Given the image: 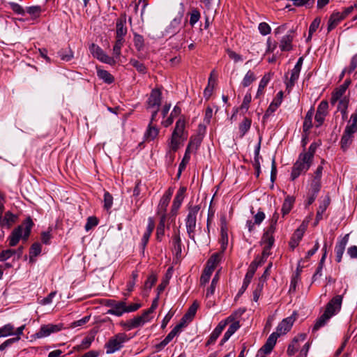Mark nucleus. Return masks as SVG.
I'll use <instances>...</instances> for the list:
<instances>
[{"mask_svg": "<svg viewBox=\"0 0 357 357\" xmlns=\"http://www.w3.org/2000/svg\"><path fill=\"white\" fill-rule=\"evenodd\" d=\"M33 223L31 218H27L23 224L15 228L8 237L9 245L15 246L21 238L26 241L30 233Z\"/></svg>", "mask_w": 357, "mask_h": 357, "instance_id": "f257e3e1", "label": "nucleus"}, {"mask_svg": "<svg viewBox=\"0 0 357 357\" xmlns=\"http://www.w3.org/2000/svg\"><path fill=\"white\" fill-rule=\"evenodd\" d=\"M313 159V154L312 153H301L298 159L294 163L291 174V178L292 181L298 178L301 174L305 173L310 168Z\"/></svg>", "mask_w": 357, "mask_h": 357, "instance_id": "f03ea898", "label": "nucleus"}, {"mask_svg": "<svg viewBox=\"0 0 357 357\" xmlns=\"http://www.w3.org/2000/svg\"><path fill=\"white\" fill-rule=\"evenodd\" d=\"M130 338L125 333H119L109 339L108 342L105 344L107 354H112L118 351H120L126 342Z\"/></svg>", "mask_w": 357, "mask_h": 357, "instance_id": "7ed1b4c3", "label": "nucleus"}, {"mask_svg": "<svg viewBox=\"0 0 357 357\" xmlns=\"http://www.w3.org/2000/svg\"><path fill=\"white\" fill-rule=\"evenodd\" d=\"M200 207L198 205L190 206L185 218V227L188 237L195 242V229L197 225V216Z\"/></svg>", "mask_w": 357, "mask_h": 357, "instance_id": "20e7f679", "label": "nucleus"}, {"mask_svg": "<svg viewBox=\"0 0 357 357\" xmlns=\"http://www.w3.org/2000/svg\"><path fill=\"white\" fill-rule=\"evenodd\" d=\"M89 50L92 55L100 61L111 66L116 63V60L107 55L98 45L92 43L89 47Z\"/></svg>", "mask_w": 357, "mask_h": 357, "instance_id": "39448f33", "label": "nucleus"}, {"mask_svg": "<svg viewBox=\"0 0 357 357\" xmlns=\"http://www.w3.org/2000/svg\"><path fill=\"white\" fill-rule=\"evenodd\" d=\"M343 297L341 295L334 296L326 305L324 313L329 317H332L337 314L342 307Z\"/></svg>", "mask_w": 357, "mask_h": 357, "instance_id": "423d86ee", "label": "nucleus"}, {"mask_svg": "<svg viewBox=\"0 0 357 357\" xmlns=\"http://www.w3.org/2000/svg\"><path fill=\"white\" fill-rule=\"evenodd\" d=\"M24 328L25 325H22L15 330L13 325L11 324H6L0 328V337H7L9 335L20 337L23 334Z\"/></svg>", "mask_w": 357, "mask_h": 357, "instance_id": "0eeeda50", "label": "nucleus"}, {"mask_svg": "<svg viewBox=\"0 0 357 357\" xmlns=\"http://www.w3.org/2000/svg\"><path fill=\"white\" fill-rule=\"evenodd\" d=\"M295 37V31L290 29L287 33L281 38L280 41V49L282 52H289L292 50V41Z\"/></svg>", "mask_w": 357, "mask_h": 357, "instance_id": "6e6552de", "label": "nucleus"}, {"mask_svg": "<svg viewBox=\"0 0 357 357\" xmlns=\"http://www.w3.org/2000/svg\"><path fill=\"white\" fill-rule=\"evenodd\" d=\"M323 169V166L321 165H319L314 174L312 176V178L310 183V191H312L314 193H318L319 192L321 189V179Z\"/></svg>", "mask_w": 357, "mask_h": 357, "instance_id": "1a4fd4ad", "label": "nucleus"}, {"mask_svg": "<svg viewBox=\"0 0 357 357\" xmlns=\"http://www.w3.org/2000/svg\"><path fill=\"white\" fill-rule=\"evenodd\" d=\"M234 319V317L233 315L229 316L227 317V319L225 321H220L218 325L215 328V329L211 333L210 337L207 342L208 344H213L216 340L218 338L222 331L224 330L225 327L229 321H232Z\"/></svg>", "mask_w": 357, "mask_h": 357, "instance_id": "9d476101", "label": "nucleus"}, {"mask_svg": "<svg viewBox=\"0 0 357 357\" xmlns=\"http://www.w3.org/2000/svg\"><path fill=\"white\" fill-rule=\"evenodd\" d=\"M62 326L59 324H47L40 327V330L36 333L38 338H43L49 336L50 334L61 331Z\"/></svg>", "mask_w": 357, "mask_h": 357, "instance_id": "9b49d317", "label": "nucleus"}, {"mask_svg": "<svg viewBox=\"0 0 357 357\" xmlns=\"http://www.w3.org/2000/svg\"><path fill=\"white\" fill-rule=\"evenodd\" d=\"M296 320V318L293 316H290L284 319L277 326L276 331L274 333L278 335L280 337L282 335L286 334L289 331Z\"/></svg>", "mask_w": 357, "mask_h": 357, "instance_id": "f8f14e48", "label": "nucleus"}, {"mask_svg": "<svg viewBox=\"0 0 357 357\" xmlns=\"http://www.w3.org/2000/svg\"><path fill=\"white\" fill-rule=\"evenodd\" d=\"M278 335L276 333H271L269 337H268L266 343L264 344V346L259 350L258 355H260L261 354H264V356L261 357H265L266 355L270 354L271 351L273 350V347H275L277 339L278 338Z\"/></svg>", "mask_w": 357, "mask_h": 357, "instance_id": "ddd939ff", "label": "nucleus"}, {"mask_svg": "<svg viewBox=\"0 0 357 357\" xmlns=\"http://www.w3.org/2000/svg\"><path fill=\"white\" fill-rule=\"evenodd\" d=\"M261 262L257 263L256 261H254L250 264L249 268L248 270V272L244 278L243 285L239 291V293L244 292L245 291V289L248 288L249 284L250 283V282L255 275V273L257 268V266H259V264Z\"/></svg>", "mask_w": 357, "mask_h": 357, "instance_id": "4468645a", "label": "nucleus"}, {"mask_svg": "<svg viewBox=\"0 0 357 357\" xmlns=\"http://www.w3.org/2000/svg\"><path fill=\"white\" fill-rule=\"evenodd\" d=\"M185 192V188H181L178 190V192L174 199L173 204L172 206L170 214L172 217H175L176 215L177 211H178V208H180L181 203L183 201Z\"/></svg>", "mask_w": 357, "mask_h": 357, "instance_id": "2eb2a0df", "label": "nucleus"}, {"mask_svg": "<svg viewBox=\"0 0 357 357\" xmlns=\"http://www.w3.org/2000/svg\"><path fill=\"white\" fill-rule=\"evenodd\" d=\"M162 93L159 89H153L148 99L149 108L158 109L161 104Z\"/></svg>", "mask_w": 357, "mask_h": 357, "instance_id": "dca6fc26", "label": "nucleus"}, {"mask_svg": "<svg viewBox=\"0 0 357 357\" xmlns=\"http://www.w3.org/2000/svg\"><path fill=\"white\" fill-rule=\"evenodd\" d=\"M261 242L264 245L262 252V260H266L271 254V249L274 243V237L273 236L264 234Z\"/></svg>", "mask_w": 357, "mask_h": 357, "instance_id": "f3484780", "label": "nucleus"}, {"mask_svg": "<svg viewBox=\"0 0 357 357\" xmlns=\"http://www.w3.org/2000/svg\"><path fill=\"white\" fill-rule=\"evenodd\" d=\"M349 241V234H346L344 237H342L340 241H337L335 248V252L336 255V261L337 262H340L342 258V255L344 254L346 245H347Z\"/></svg>", "mask_w": 357, "mask_h": 357, "instance_id": "a211bd4d", "label": "nucleus"}, {"mask_svg": "<svg viewBox=\"0 0 357 357\" xmlns=\"http://www.w3.org/2000/svg\"><path fill=\"white\" fill-rule=\"evenodd\" d=\"M199 144H200L199 139L196 141V142L195 141H192V140L190 142V143L186 149L183 158L179 165V169H178L179 174L181 172L182 169L185 168L186 164L189 162V160L190 159V149L193 146H195V148L197 149L198 147V146L199 145Z\"/></svg>", "mask_w": 357, "mask_h": 357, "instance_id": "6ab92c4d", "label": "nucleus"}, {"mask_svg": "<svg viewBox=\"0 0 357 357\" xmlns=\"http://www.w3.org/2000/svg\"><path fill=\"white\" fill-rule=\"evenodd\" d=\"M126 312V301H117L113 308L109 309L106 314L121 317Z\"/></svg>", "mask_w": 357, "mask_h": 357, "instance_id": "aec40b11", "label": "nucleus"}, {"mask_svg": "<svg viewBox=\"0 0 357 357\" xmlns=\"http://www.w3.org/2000/svg\"><path fill=\"white\" fill-rule=\"evenodd\" d=\"M126 18L121 17L119 18L116 21V38L125 39L124 37L127 33V28L126 26Z\"/></svg>", "mask_w": 357, "mask_h": 357, "instance_id": "412c9836", "label": "nucleus"}, {"mask_svg": "<svg viewBox=\"0 0 357 357\" xmlns=\"http://www.w3.org/2000/svg\"><path fill=\"white\" fill-rule=\"evenodd\" d=\"M227 223L225 218L221 219V248L222 252H224L227 248L228 243V233H227Z\"/></svg>", "mask_w": 357, "mask_h": 357, "instance_id": "4be33fe9", "label": "nucleus"}, {"mask_svg": "<svg viewBox=\"0 0 357 357\" xmlns=\"http://www.w3.org/2000/svg\"><path fill=\"white\" fill-rule=\"evenodd\" d=\"M342 20L344 17L340 12H334L328 20V31H332Z\"/></svg>", "mask_w": 357, "mask_h": 357, "instance_id": "5701e85b", "label": "nucleus"}, {"mask_svg": "<svg viewBox=\"0 0 357 357\" xmlns=\"http://www.w3.org/2000/svg\"><path fill=\"white\" fill-rule=\"evenodd\" d=\"M159 130L154 125L149 123L147 129L144 133V139L146 142L154 140L158 135Z\"/></svg>", "mask_w": 357, "mask_h": 357, "instance_id": "b1692460", "label": "nucleus"}, {"mask_svg": "<svg viewBox=\"0 0 357 357\" xmlns=\"http://www.w3.org/2000/svg\"><path fill=\"white\" fill-rule=\"evenodd\" d=\"M345 87L344 86H339L334 90L331 98V103L332 105H335L339 99L345 96L344 94L347 91Z\"/></svg>", "mask_w": 357, "mask_h": 357, "instance_id": "393cba45", "label": "nucleus"}, {"mask_svg": "<svg viewBox=\"0 0 357 357\" xmlns=\"http://www.w3.org/2000/svg\"><path fill=\"white\" fill-rule=\"evenodd\" d=\"M314 116V109L311 108L308 112H307L304 122H303V132L307 133L312 127V117Z\"/></svg>", "mask_w": 357, "mask_h": 357, "instance_id": "a878e982", "label": "nucleus"}, {"mask_svg": "<svg viewBox=\"0 0 357 357\" xmlns=\"http://www.w3.org/2000/svg\"><path fill=\"white\" fill-rule=\"evenodd\" d=\"M301 70L294 68L291 73V77L289 80L286 82L287 89L289 91L292 89L295 83L299 77Z\"/></svg>", "mask_w": 357, "mask_h": 357, "instance_id": "bb28decb", "label": "nucleus"}, {"mask_svg": "<svg viewBox=\"0 0 357 357\" xmlns=\"http://www.w3.org/2000/svg\"><path fill=\"white\" fill-rule=\"evenodd\" d=\"M125 43V39L121 38H116L115 40V43L113 47L112 50V54H113V58L119 59L121 54V48L123 47V45Z\"/></svg>", "mask_w": 357, "mask_h": 357, "instance_id": "cd10ccee", "label": "nucleus"}, {"mask_svg": "<svg viewBox=\"0 0 357 357\" xmlns=\"http://www.w3.org/2000/svg\"><path fill=\"white\" fill-rule=\"evenodd\" d=\"M172 244H173V249H174V251L175 252L176 255L177 256L180 255L182 252V248H181L182 244H181V239L180 237L178 230L176 233H175V234L173 236Z\"/></svg>", "mask_w": 357, "mask_h": 357, "instance_id": "c85d7f7f", "label": "nucleus"}, {"mask_svg": "<svg viewBox=\"0 0 357 357\" xmlns=\"http://www.w3.org/2000/svg\"><path fill=\"white\" fill-rule=\"evenodd\" d=\"M330 319L331 317L324 312V314L316 320L312 328V333L317 331L321 327L324 326Z\"/></svg>", "mask_w": 357, "mask_h": 357, "instance_id": "c756f323", "label": "nucleus"}, {"mask_svg": "<svg viewBox=\"0 0 357 357\" xmlns=\"http://www.w3.org/2000/svg\"><path fill=\"white\" fill-rule=\"evenodd\" d=\"M294 201H295L294 198L291 196H287L285 198L284 203L282 204V213L283 216L286 215L287 214H288L290 212V211L291 210V208L293 207Z\"/></svg>", "mask_w": 357, "mask_h": 357, "instance_id": "7c9ffc66", "label": "nucleus"}, {"mask_svg": "<svg viewBox=\"0 0 357 357\" xmlns=\"http://www.w3.org/2000/svg\"><path fill=\"white\" fill-rule=\"evenodd\" d=\"M257 79V76L255 73L251 70H249L245 76L243 77L241 84L243 87H248L254 81H255Z\"/></svg>", "mask_w": 357, "mask_h": 357, "instance_id": "2f4dec72", "label": "nucleus"}, {"mask_svg": "<svg viewBox=\"0 0 357 357\" xmlns=\"http://www.w3.org/2000/svg\"><path fill=\"white\" fill-rule=\"evenodd\" d=\"M94 340V336L93 335H89L85 337L81 343L77 346H75L74 348L77 351L84 350L90 347L91 345V343Z\"/></svg>", "mask_w": 357, "mask_h": 357, "instance_id": "473e14b6", "label": "nucleus"}, {"mask_svg": "<svg viewBox=\"0 0 357 357\" xmlns=\"http://www.w3.org/2000/svg\"><path fill=\"white\" fill-rule=\"evenodd\" d=\"M167 215L160 216L159 224L157 227L156 236L159 241H161L162 238L165 235V228L166 222Z\"/></svg>", "mask_w": 357, "mask_h": 357, "instance_id": "72a5a7b5", "label": "nucleus"}, {"mask_svg": "<svg viewBox=\"0 0 357 357\" xmlns=\"http://www.w3.org/2000/svg\"><path fill=\"white\" fill-rule=\"evenodd\" d=\"M181 333L176 328H174L169 334L165 337V339L160 342L159 347L161 348L165 347L167 344H168L173 338L178 335Z\"/></svg>", "mask_w": 357, "mask_h": 357, "instance_id": "f704fd0d", "label": "nucleus"}, {"mask_svg": "<svg viewBox=\"0 0 357 357\" xmlns=\"http://www.w3.org/2000/svg\"><path fill=\"white\" fill-rule=\"evenodd\" d=\"M279 218V214L277 212H275L271 219L270 226L265 231L264 234H268L271 236H273V234L275 230V226L277 225L278 220Z\"/></svg>", "mask_w": 357, "mask_h": 357, "instance_id": "c9c22d12", "label": "nucleus"}, {"mask_svg": "<svg viewBox=\"0 0 357 357\" xmlns=\"http://www.w3.org/2000/svg\"><path fill=\"white\" fill-rule=\"evenodd\" d=\"M337 101H339L337 109L340 111L343 117H344L347 115V109L348 107L349 98L347 96H344L343 98L339 99Z\"/></svg>", "mask_w": 357, "mask_h": 357, "instance_id": "e433bc0d", "label": "nucleus"}, {"mask_svg": "<svg viewBox=\"0 0 357 357\" xmlns=\"http://www.w3.org/2000/svg\"><path fill=\"white\" fill-rule=\"evenodd\" d=\"M222 252H217L212 255V256L208 260L206 266L212 268L214 270L221 260Z\"/></svg>", "mask_w": 357, "mask_h": 357, "instance_id": "4c0bfd02", "label": "nucleus"}, {"mask_svg": "<svg viewBox=\"0 0 357 357\" xmlns=\"http://www.w3.org/2000/svg\"><path fill=\"white\" fill-rule=\"evenodd\" d=\"M212 74L213 72L208 79V85L204 91V96L206 99H208L211 96L215 84V80L212 78Z\"/></svg>", "mask_w": 357, "mask_h": 357, "instance_id": "58836bf2", "label": "nucleus"}, {"mask_svg": "<svg viewBox=\"0 0 357 357\" xmlns=\"http://www.w3.org/2000/svg\"><path fill=\"white\" fill-rule=\"evenodd\" d=\"M98 77L102 79L107 84H111L114 82V77L107 70H98L97 71Z\"/></svg>", "mask_w": 357, "mask_h": 357, "instance_id": "ea45409f", "label": "nucleus"}, {"mask_svg": "<svg viewBox=\"0 0 357 357\" xmlns=\"http://www.w3.org/2000/svg\"><path fill=\"white\" fill-rule=\"evenodd\" d=\"M354 135L349 134L344 131L343 135L341 139V147L342 149L346 150L352 143Z\"/></svg>", "mask_w": 357, "mask_h": 357, "instance_id": "a19ab883", "label": "nucleus"}, {"mask_svg": "<svg viewBox=\"0 0 357 357\" xmlns=\"http://www.w3.org/2000/svg\"><path fill=\"white\" fill-rule=\"evenodd\" d=\"M151 318H147L144 314L132 319L135 328L144 326L149 322Z\"/></svg>", "mask_w": 357, "mask_h": 357, "instance_id": "79ce46f5", "label": "nucleus"}, {"mask_svg": "<svg viewBox=\"0 0 357 357\" xmlns=\"http://www.w3.org/2000/svg\"><path fill=\"white\" fill-rule=\"evenodd\" d=\"M169 202L170 201L168 200L167 198H164L162 197V198L159 202L158 206V215H160V216L167 215L166 211H167V208L169 205Z\"/></svg>", "mask_w": 357, "mask_h": 357, "instance_id": "37998d69", "label": "nucleus"}, {"mask_svg": "<svg viewBox=\"0 0 357 357\" xmlns=\"http://www.w3.org/2000/svg\"><path fill=\"white\" fill-rule=\"evenodd\" d=\"M213 271L212 268L207 266H206L200 278V283L202 285H205L209 281Z\"/></svg>", "mask_w": 357, "mask_h": 357, "instance_id": "c03bdc74", "label": "nucleus"}, {"mask_svg": "<svg viewBox=\"0 0 357 357\" xmlns=\"http://www.w3.org/2000/svg\"><path fill=\"white\" fill-rule=\"evenodd\" d=\"M199 307V303L195 301L189 307L188 312L185 314V318H188V321H191L195 317L196 312Z\"/></svg>", "mask_w": 357, "mask_h": 357, "instance_id": "a18cd8bd", "label": "nucleus"}, {"mask_svg": "<svg viewBox=\"0 0 357 357\" xmlns=\"http://www.w3.org/2000/svg\"><path fill=\"white\" fill-rule=\"evenodd\" d=\"M250 126L251 120L248 118H245L239 125V131L242 137L249 130Z\"/></svg>", "mask_w": 357, "mask_h": 357, "instance_id": "49530a36", "label": "nucleus"}, {"mask_svg": "<svg viewBox=\"0 0 357 357\" xmlns=\"http://www.w3.org/2000/svg\"><path fill=\"white\" fill-rule=\"evenodd\" d=\"M130 63L136 68V70L142 74H145L146 73V68L144 65V63L138 61L136 59H132L130 60Z\"/></svg>", "mask_w": 357, "mask_h": 357, "instance_id": "de8ad7c7", "label": "nucleus"}, {"mask_svg": "<svg viewBox=\"0 0 357 357\" xmlns=\"http://www.w3.org/2000/svg\"><path fill=\"white\" fill-rule=\"evenodd\" d=\"M321 23V19L319 17H316L309 27V36L307 37V40H310L312 37L313 33H314L318 27L319 26Z\"/></svg>", "mask_w": 357, "mask_h": 357, "instance_id": "09e8293b", "label": "nucleus"}, {"mask_svg": "<svg viewBox=\"0 0 357 357\" xmlns=\"http://www.w3.org/2000/svg\"><path fill=\"white\" fill-rule=\"evenodd\" d=\"M41 252V245L38 243H33L29 251L30 260L32 259L33 257H37Z\"/></svg>", "mask_w": 357, "mask_h": 357, "instance_id": "8fccbe9b", "label": "nucleus"}, {"mask_svg": "<svg viewBox=\"0 0 357 357\" xmlns=\"http://www.w3.org/2000/svg\"><path fill=\"white\" fill-rule=\"evenodd\" d=\"M269 80L270 79L267 76H264L261 78L259 84L258 90L256 95L257 98L259 97L262 94L264 88L267 86Z\"/></svg>", "mask_w": 357, "mask_h": 357, "instance_id": "3c124183", "label": "nucleus"}, {"mask_svg": "<svg viewBox=\"0 0 357 357\" xmlns=\"http://www.w3.org/2000/svg\"><path fill=\"white\" fill-rule=\"evenodd\" d=\"M185 128V121L183 119H179L176 123V127L173 132V134H175L178 136H181L183 130Z\"/></svg>", "mask_w": 357, "mask_h": 357, "instance_id": "603ef678", "label": "nucleus"}, {"mask_svg": "<svg viewBox=\"0 0 357 357\" xmlns=\"http://www.w3.org/2000/svg\"><path fill=\"white\" fill-rule=\"evenodd\" d=\"M113 204V197L108 192H105L104 194V208L109 211Z\"/></svg>", "mask_w": 357, "mask_h": 357, "instance_id": "864d4df0", "label": "nucleus"}, {"mask_svg": "<svg viewBox=\"0 0 357 357\" xmlns=\"http://www.w3.org/2000/svg\"><path fill=\"white\" fill-rule=\"evenodd\" d=\"M3 218V222L5 226L8 227H10V225L15 222L16 216L11 213L10 211L6 213Z\"/></svg>", "mask_w": 357, "mask_h": 357, "instance_id": "5fc2aeb1", "label": "nucleus"}, {"mask_svg": "<svg viewBox=\"0 0 357 357\" xmlns=\"http://www.w3.org/2000/svg\"><path fill=\"white\" fill-rule=\"evenodd\" d=\"M137 277H138L137 272L133 271L132 273V279L130 280H129L127 283L126 287H127V291H128V293L126 295H128L129 293L133 290Z\"/></svg>", "mask_w": 357, "mask_h": 357, "instance_id": "6e6d98bb", "label": "nucleus"}, {"mask_svg": "<svg viewBox=\"0 0 357 357\" xmlns=\"http://www.w3.org/2000/svg\"><path fill=\"white\" fill-rule=\"evenodd\" d=\"M26 13L33 17L39 16L42 11V8L40 6H32L26 7Z\"/></svg>", "mask_w": 357, "mask_h": 357, "instance_id": "4d7b16f0", "label": "nucleus"}, {"mask_svg": "<svg viewBox=\"0 0 357 357\" xmlns=\"http://www.w3.org/2000/svg\"><path fill=\"white\" fill-rule=\"evenodd\" d=\"M180 137H181V136H178V135H176L172 133V136L171 141L169 143V149L172 151H176L178 149V145H179Z\"/></svg>", "mask_w": 357, "mask_h": 357, "instance_id": "13d9d810", "label": "nucleus"}, {"mask_svg": "<svg viewBox=\"0 0 357 357\" xmlns=\"http://www.w3.org/2000/svg\"><path fill=\"white\" fill-rule=\"evenodd\" d=\"M15 255V250L8 249L0 252V261H6Z\"/></svg>", "mask_w": 357, "mask_h": 357, "instance_id": "bf43d9fd", "label": "nucleus"}, {"mask_svg": "<svg viewBox=\"0 0 357 357\" xmlns=\"http://www.w3.org/2000/svg\"><path fill=\"white\" fill-rule=\"evenodd\" d=\"M134 45L138 51H141L144 47V38L139 34L134 36Z\"/></svg>", "mask_w": 357, "mask_h": 357, "instance_id": "052dcab7", "label": "nucleus"}, {"mask_svg": "<svg viewBox=\"0 0 357 357\" xmlns=\"http://www.w3.org/2000/svg\"><path fill=\"white\" fill-rule=\"evenodd\" d=\"M328 103L326 100H322L317 107V112L326 116L328 114Z\"/></svg>", "mask_w": 357, "mask_h": 357, "instance_id": "680f3d73", "label": "nucleus"}, {"mask_svg": "<svg viewBox=\"0 0 357 357\" xmlns=\"http://www.w3.org/2000/svg\"><path fill=\"white\" fill-rule=\"evenodd\" d=\"M98 223V220L96 217L90 216L87 218V222L85 225V230L89 231L91 229H92L93 227L96 226Z\"/></svg>", "mask_w": 357, "mask_h": 357, "instance_id": "e2e57ef3", "label": "nucleus"}, {"mask_svg": "<svg viewBox=\"0 0 357 357\" xmlns=\"http://www.w3.org/2000/svg\"><path fill=\"white\" fill-rule=\"evenodd\" d=\"M258 29L260 33L263 36H266L269 34L271 31L270 26L266 22H261L259 24Z\"/></svg>", "mask_w": 357, "mask_h": 357, "instance_id": "0e129e2a", "label": "nucleus"}, {"mask_svg": "<svg viewBox=\"0 0 357 357\" xmlns=\"http://www.w3.org/2000/svg\"><path fill=\"white\" fill-rule=\"evenodd\" d=\"M20 340V337H15L6 340L1 344H0V351H3L4 349H6V348L10 346L12 344L19 341Z\"/></svg>", "mask_w": 357, "mask_h": 357, "instance_id": "69168bd1", "label": "nucleus"}, {"mask_svg": "<svg viewBox=\"0 0 357 357\" xmlns=\"http://www.w3.org/2000/svg\"><path fill=\"white\" fill-rule=\"evenodd\" d=\"M251 100H252L251 93H247L243 98V100L241 104V109H245V111H247L249 108V104L250 103Z\"/></svg>", "mask_w": 357, "mask_h": 357, "instance_id": "338daca9", "label": "nucleus"}, {"mask_svg": "<svg viewBox=\"0 0 357 357\" xmlns=\"http://www.w3.org/2000/svg\"><path fill=\"white\" fill-rule=\"evenodd\" d=\"M200 13L197 10H193L190 14V24L194 26L199 20Z\"/></svg>", "mask_w": 357, "mask_h": 357, "instance_id": "774afa93", "label": "nucleus"}]
</instances>
